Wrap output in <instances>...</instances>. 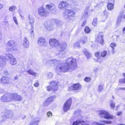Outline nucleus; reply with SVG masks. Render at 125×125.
Segmentation results:
<instances>
[{"instance_id":"nucleus-14","label":"nucleus","mask_w":125,"mask_h":125,"mask_svg":"<svg viewBox=\"0 0 125 125\" xmlns=\"http://www.w3.org/2000/svg\"><path fill=\"white\" fill-rule=\"evenodd\" d=\"M49 43L50 45L52 47H55L56 48V46L58 44L59 42L57 40L53 39H51L50 40Z\"/></svg>"},{"instance_id":"nucleus-4","label":"nucleus","mask_w":125,"mask_h":125,"mask_svg":"<svg viewBox=\"0 0 125 125\" xmlns=\"http://www.w3.org/2000/svg\"><path fill=\"white\" fill-rule=\"evenodd\" d=\"M16 44L14 41L10 40L9 41L7 44V46L8 48H6V51L7 52L10 51L12 52L13 51L16 50L15 48Z\"/></svg>"},{"instance_id":"nucleus-16","label":"nucleus","mask_w":125,"mask_h":125,"mask_svg":"<svg viewBox=\"0 0 125 125\" xmlns=\"http://www.w3.org/2000/svg\"><path fill=\"white\" fill-rule=\"evenodd\" d=\"M90 6H87L85 10L84 11L83 13V17H84L85 18V19L87 18L89 16V13L90 12Z\"/></svg>"},{"instance_id":"nucleus-39","label":"nucleus","mask_w":125,"mask_h":125,"mask_svg":"<svg viewBox=\"0 0 125 125\" xmlns=\"http://www.w3.org/2000/svg\"><path fill=\"white\" fill-rule=\"evenodd\" d=\"M84 31L86 33H88L90 32V30L88 27H86L84 29Z\"/></svg>"},{"instance_id":"nucleus-46","label":"nucleus","mask_w":125,"mask_h":125,"mask_svg":"<svg viewBox=\"0 0 125 125\" xmlns=\"http://www.w3.org/2000/svg\"><path fill=\"white\" fill-rule=\"evenodd\" d=\"M91 80V78L90 77H86L84 78V81L87 82H89Z\"/></svg>"},{"instance_id":"nucleus-57","label":"nucleus","mask_w":125,"mask_h":125,"mask_svg":"<svg viewBox=\"0 0 125 125\" xmlns=\"http://www.w3.org/2000/svg\"><path fill=\"white\" fill-rule=\"evenodd\" d=\"M118 90H125V87H119L118 88Z\"/></svg>"},{"instance_id":"nucleus-35","label":"nucleus","mask_w":125,"mask_h":125,"mask_svg":"<svg viewBox=\"0 0 125 125\" xmlns=\"http://www.w3.org/2000/svg\"><path fill=\"white\" fill-rule=\"evenodd\" d=\"M53 88L51 85L48 86L47 88V90L48 91H49L51 90H52L53 92H55L56 91L55 90H54Z\"/></svg>"},{"instance_id":"nucleus-9","label":"nucleus","mask_w":125,"mask_h":125,"mask_svg":"<svg viewBox=\"0 0 125 125\" xmlns=\"http://www.w3.org/2000/svg\"><path fill=\"white\" fill-rule=\"evenodd\" d=\"M38 13L40 15L44 17L46 16L48 14V11L42 7L39 8Z\"/></svg>"},{"instance_id":"nucleus-58","label":"nucleus","mask_w":125,"mask_h":125,"mask_svg":"<svg viewBox=\"0 0 125 125\" xmlns=\"http://www.w3.org/2000/svg\"><path fill=\"white\" fill-rule=\"evenodd\" d=\"M94 71L95 72H96L98 70V69L97 68H94Z\"/></svg>"},{"instance_id":"nucleus-25","label":"nucleus","mask_w":125,"mask_h":125,"mask_svg":"<svg viewBox=\"0 0 125 125\" xmlns=\"http://www.w3.org/2000/svg\"><path fill=\"white\" fill-rule=\"evenodd\" d=\"M59 62V61L56 59H53L47 61L46 63L47 64H53L54 65H56V64L58 63Z\"/></svg>"},{"instance_id":"nucleus-63","label":"nucleus","mask_w":125,"mask_h":125,"mask_svg":"<svg viewBox=\"0 0 125 125\" xmlns=\"http://www.w3.org/2000/svg\"><path fill=\"white\" fill-rule=\"evenodd\" d=\"M4 74L6 75L8 74V72L7 71H5L4 72Z\"/></svg>"},{"instance_id":"nucleus-47","label":"nucleus","mask_w":125,"mask_h":125,"mask_svg":"<svg viewBox=\"0 0 125 125\" xmlns=\"http://www.w3.org/2000/svg\"><path fill=\"white\" fill-rule=\"evenodd\" d=\"M119 82L121 84H123L125 83V79H120L119 80Z\"/></svg>"},{"instance_id":"nucleus-54","label":"nucleus","mask_w":125,"mask_h":125,"mask_svg":"<svg viewBox=\"0 0 125 125\" xmlns=\"http://www.w3.org/2000/svg\"><path fill=\"white\" fill-rule=\"evenodd\" d=\"M52 113L50 111H49L47 112V117H49L50 116V115H52Z\"/></svg>"},{"instance_id":"nucleus-51","label":"nucleus","mask_w":125,"mask_h":125,"mask_svg":"<svg viewBox=\"0 0 125 125\" xmlns=\"http://www.w3.org/2000/svg\"><path fill=\"white\" fill-rule=\"evenodd\" d=\"M13 19L14 21L15 22V23L17 25L18 24V22L17 21V20L16 18L15 17H14L13 18Z\"/></svg>"},{"instance_id":"nucleus-13","label":"nucleus","mask_w":125,"mask_h":125,"mask_svg":"<svg viewBox=\"0 0 125 125\" xmlns=\"http://www.w3.org/2000/svg\"><path fill=\"white\" fill-rule=\"evenodd\" d=\"M4 115L7 118H11L13 117L14 114L11 111L6 110L5 111Z\"/></svg>"},{"instance_id":"nucleus-62","label":"nucleus","mask_w":125,"mask_h":125,"mask_svg":"<svg viewBox=\"0 0 125 125\" xmlns=\"http://www.w3.org/2000/svg\"><path fill=\"white\" fill-rule=\"evenodd\" d=\"M18 78V76L17 75L15 76L14 78V80H16Z\"/></svg>"},{"instance_id":"nucleus-60","label":"nucleus","mask_w":125,"mask_h":125,"mask_svg":"<svg viewBox=\"0 0 125 125\" xmlns=\"http://www.w3.org/2000/svg\"><path fill=\"white\" fill-rule=\"evenodd\" d=\"M122 113V112H119L117 113V115L118 116H119Z\"/></svg>"},{"instance_id":"nucleus-22","label":"nucleus","mask_w":125,"mask_h":125,"mask_svg":"<svg viewBox=\"0 0 125 125\" xmlns=\"http://www.w3.org/2000/svg\"><path fill=\"white\" fill-rule=\"evenodd\" d=\"M9 94H8L7 95L5 94L3 96L1 97V100L4 102H8L10 101V97L9 96Z\"/></svg>"},{"instance_id":"nucleus-17","label":"nucleus","mask_w":125,"mask_h":125,"mask_svg":"<svg viewBox=\"0 0 125 125\" xmlns=\"http://www.w3.org/2000/svg\"><path fill=\"white\" fill-rule=\"evenodd\" d=\"M28 20L29 22L28 23L30 25L31 27H33V24L35 22V18L32 16L29 15L28 16Z\"/></svg>"},{"instance_id":"nucleus-38","label":"nucleus","mask_w":125,"mask_h":125,"mask_svg":"<svg viewBox=\"0 0 125 125\" xmlns=\"http://www.w3.org/2000/svg\"><path fill=\"white\" fill-rule=\"evenodd\" d=\"M17 8L15 6L12 5L10 6L9 9V10L11 11H12L13 10L16 9Z\"/></svg>"},{"instance_id":"nucleus-45","label":"nucleus","mask_w":125,"mask_h":125,"mask_svg":"<svg viewBox=\"0 0 125 125\" xmlns=\"http://www.w3.org/2000/svg\"><path fill=\"white\" fill-rule=\"evenodd\" d=\"M101 122L105 124H110L112 123L111 121H108L106 120H102Z\"/></svg>"},{"instance_id":"nucleus-19","label":"nucleus","mask_w":125,"mask_h":125,"mask_svg":"<svg viewBox=\"0 0 125 125\" xmlns=\"http://www.w3.org/2000/svg\"><path fill=\"white\" fill-rule=\"evenodd\" d=\"M0 81L2 83L5 84H7L9 83L10 81V79L7 77L4 76L1 78Z\"/></svg>"},{"instance_id":"nucleus-56","label":"nucleus","mask_w":125,"mask_h":125,"mask_svg":"<svg viewBox=\"0 0 125 125\" xmlns=\"http://www.w3.org/2000/svg\"><path fill=\"white\" fill-rule=\"evenodd\" d=\"M31 34H33V31H34V29L33 27L32 28V27H31Z\"/></svg>"},{"instance_id":"nucleus-52","label":"nucleus","mask_w":125,"mask_h":125,"mask_svg":"<svg viewBox=\"0 0 125 125\" xmlns=\"http://www.w3.org/2000/svg\"><path fill=\"white\" fill-rule=\"evenodd\" d=\"M115 104L114 103H112L110 104V107L112 109H113L115 107Z\"/></svg>"},{"instance_id":"nucleus-44","label":"nucleus","mask_w":125,"mask_h":125,"mask_svg":"<svg viewBox=\"0 0 125 125\" xmlns=\"http://www.w3.org/2000/svg\"><path fill=\"white\" fill-rule=\"evenodd\" d=\"M80 44H82L80 43V42H77L76 43L74 44V46L75 47H79L80 46Z\"/></svg>"},{"instance_id":"nucleus-26","label":"nucleus","mask_w":125,"mask_h":125,"mask_svg":"<svg viewBox=\"0 0 125 125\" xmlns=\"http://www.w3.org/2000/svg\"><path fill=\"white\" fill-rule=\"evenodd\" d=\"M26 72L29 74L35 77H36L37 75V73L34 72L33 70L31 69L26 70Z\"/></svg>"},{"instance_id":"nucleus-61","label":"nucleus","mask_w":125,"mask_h":125,"mask_svg":"<svg viewBox=\"0 0 125 125\" xmlns=\"http://www.w3.org/2000/svg\"><path fill=\"white\" fill-rule=\"evenodd\" d=\"M125 27L123 29V33L124 34L125 33Z\"/></svg>"},{"instance_id":"nucleus-43","label":"nucleus","mask_w":125,"mask_h":125,"mask_svg":"<svg viewBox=\"0 0 125 125\" xmlns=\"http://www.w3.org/2000/svg\"><path fill=\"white\" fill-rule=\"evenodd\" d=\"M107 51H104L101 53V56L102 57H105L106 55Z\"/></svg>"},{"instance_id":"nucleus-2","label":"nucleus","mask_w":125,"mask_h":125,"mask_svg":"<svg viewBox=\"0 0 125 125\" xmlns=\"http://www.w3.org/2000/svg\"><path fill=\"white\" fill-rule=\"evenodd\" d=\"M75 13L73 10L67 9L63 13V16L65 19L70 20L74 19L75 17Z\"/></svg>"},{"instance_id":"nucleus-24","label":"nucleus","mask_w":125,"mask_h":125,"mask_svg":"<svg viewBox=\"0 0 125 125\" xmlns=\"http://www.w3.org/2000/svg\"><path fill=\"white\" fill-rule=\"evenodd\" d=\"M82 51L86 56L87 59H89L91 57V54L86 49H83Z\"/></svg>"},{"instance_id":"nucleus-15","label":"nucleus","mask_w":125,"mask_h":125,"mask_svg":"<svg viewBox=\"0 0 125 125\" xmlns=\"http://www.w3.org/2000/svg\"><path fill=\"white\" fill-rule=\"evenodd\" d=\"M50 84L54 90H55V91H56L58 89L59 83L57 81H52L50 82Z\"/></svg>"},{"instance_id":"nucleus-10","label":"nucleus","mask_w":125,"mask_h":125,"mask_svg":"<svg viewBox=\"0 0 125 125\" xmlns=\"http://www.w3.org/2000/svg\"><path fill=\"white\" fill-rule=\"evenodd\" d=\"M81 87L82 86L79 83H76L69 87V90L70 91L71 90H79L80 89Z\"/></svg>"},{"instance_id":"nucleus-29","label":"nucleus","mask_w":125,"mask_h":125,"mask_svg":"<svg viewBox=\"0 0 125 125\" xmlns=\"http://www.w3.org/2000/svg\"><path fill=\"white\" fill-rule=\"evenodd\" d=\"M54 22L56 24L57 27H60L62 25V21L57 19L55 20Z\"/></svg>"},{"instance_id":"nucleus-18","label":"nucleus","mask_w":125,"mask_h":125,"mask_svg":"<svg viewBox=\"0 0 125 125\" xmlns=\"http://www.w3.org/2000/svg\"><path fill=\"white\" fill-rule=\"evenodd\" d=\"M123 12L120 13L117 19V23H119L120 21L125 19V14H123Z\"/></svg>"},{"instance_id":"nucleus-8","label":"nucleus","mask_w":125,"mask_h":125,"mask_svg":"<svg viewBox=\"0 0 125 125\" xmlns=\"http://www.w3.org/2000/svg\"><path fill=\"white\" fill-rule=\"evenodd\" d=\"M72 100L70 98L67 100V101L65 103L63 107V109L64 111L66 112L69 109L70 107L71 104Z\"/></svg>"},{"instance_id":"nucleus-42","label":"nucleus","mask_w":125,"mask_h":125,"mask_svg":"<svg viewBox=\"0 0 125 125\" xmlns=\"http://www.w3.org/2000/svg\"><path fill=\"white\" fill-rule=\"evenodd\" d=\"M98 87V91L99 92H100L103 91V87L102 85H99Z\"/></svg>"},{"instance_id":"nucleus-34","label":"nucleus","mask_w":125,"mask_h":125,"mask_svg":"<svg viewBox=\"0 0 125 125\" xmlns=\"http://www.w3.org/2000/svg\"><path fill=\"white\" fill-rule=\"evenodd\" d=\"M53 75V73L51 72L48 73L46 75L47 78L48 79H50L52 78Z\"/></svg>"},{"instance_id":"nucleus-50","label":"nucleus","mask_w":125,"mask_h":125,"mask_svg":"<svg viewBox=\"0 0 125 125\" xmlns=\"http://www.w3.org/2000/svg\"><path fill=\"white\" fill-rule=\"evenodd\" d=\"M99 52H97L95 53L94 54L95 56L97 57V59H99L100 58V57L99 56Z\"/></svg>"},{"instance_id":"nucleus-41","label":"nucleus","mask_w":125,"mask_h":125,"mask_svg":"<svg viewBox=\"0 0 125 125\" xmlns=\"http://www.w3.org/2000/svg\"><path fill=\"white\" fill-rule=\"evenodd\" d=\"M22 99V97L21 96L17 94V97L16 98L15 100L19 101L21 100Z\"/></svg>"},{"instance_id":"nucleus-59","label":"nucleus","mask_w":125,"mask_h":125,"mask_svg":"<svg viewBox=\"0 0 125 125\" xmlns=\"http://www.w3.org/2000/svg\"><path fill=\"white\" fill-rule=\"evenodd\" d=\"M3 7V5L0 3V10Z\"/></svg>"},{"instance_id":"nucleus-37","label":"nucleus","mask_w":125,"mask_h":125,"mask_svg":"<svg viewBox=\"0 0 125 125\" xmlns=\"http://www.w3.org/2000/svg\"><path fill=\"white\" fill-rule=\"evenodd\" d=\"M97 18H94L92 22V24L94 26L96 25L97 23Z\"/></svg>"},{"instance_id":"nucleus-21","label":"nucleus","mask_w":125,"mask_h":125,"mask_svg":"<svg viewBox=\"0 0 125 125\" xmlns=\"http://www.w3.org/2000/svg\"><path fill=\"white\" fill-rule=\"evenodd\" d=\"M22 44L24 47L25 48H27L29 47V42L26 37H25L24 38Z\"/></svg>"},{"instance_id":"nucleus-32","label":"nucleus","mask_w":125,"mask_h":125,"mask_svg":"<svg viewBox=\"0 0 125 125\" xmlns=\"http://www.w3.org/2000/svg\"><path fill=\"white\" fill-rule=\"evenodd\" d=\"M114 6L112 3L109 2L107 5V8L109 10H111L114 8Z\"/></svg>"},{"instance_id":"nucleus-30","label":"nucleus","mask_w":125,"mask_h":125,"mask_svg":"<svg viewBox=\"0 0 125 125\" xmlns=\"http://www.w3.org/2000/svg\"><path fill=\"white\" fill-rule=\"evenodd\" d=\"M45 27L48 30H52L54 29L53 25L52 23H50L49 24L45 26Z\"/></svg>"},{"instance_id":"nucleus-55","label":"nucleus","mask_w":125,"mask_h":125,"mask_svg":"<svg viewBox=\"0 0 125 125\" xmlns=\"http://www.w3.org/2000/svg\"><path fill=\"white\" fill-rule=\"evenodd\" d=\"M86 23V21H84L82 24V27H84Z\"/></svg>"},{"instance_id":"nucleus-5","label":"nucleus","mask_w":125,"mask_h":125,"mask_svg":"<svg viewBox=\"0 0 125 125\" xmlns=\"http://www.w3.org/2000/svg\"><path fill=\"white\" fill-rule=\"evenodd\" d=\"M99 114L102 117L107 119H111L113 117L112 115H110L107 111L104 110L100 111Z\"/></svg>"},{"instance_id":"nucleus-36","label":"nucleus","mask_w":125,"mask_h":125,"mask_svg":"<svg viewBox=\"0 0 125 125\" xmlns=\"http://www.w3.org/2000/svg\"><path fill=\"white\" fill-rule=\"evenodd\" d=\"M48 100L47 99H46L44 102L43 103V105L44 106H46L49 104L50 103Z\"/></svg>"},{"instance_id":"nucleus-1","label":"nucleus","mask_w":125,"mask_h":125,"mask_svg":"<svg viewBox=\"0 0 125 125\" xmlns=\"http://www.w3.org/2000/svg\"><path fill=\"white\" fill-rule=\"evenodd\" d=\"M65 63H60L56 68V71L57 73L67 72L72 69H74L76 66V59L73 57H70L66 59Z\"/></svg>"},{"instance_id":"nucleus-53","label":"nucleus","mask_w":125,"mask_h":125,"mask_svg":"<svg viewBox=\"0 0 125 125\" xmlns=\"http://www.w3.org/2000/svg\"><path fill=\"white\" fill-rule=\"evenodd\" d=\"M26 117V115H20V117L21 119H24Z\"/></svg>"},{"instance_id":"nucleus-7","label":"nucleus","mask_w":125,"mask_h":125,"mask_svg":"<svg viewBox=\"0 0 125 125\" xmlns=\"http://www.w3.org/2000/svg\"><path fill=\"white\" fill-rule=\"evenodd\" d=\"M67 47V43L64 42L60 44L59 43L56 48L58 51L62 52L64 51L66 49Z\"/></svg>"},{"instance_id":"nucleus-49","label":"nucleus","mask_w":125,"mask_h":125,"mask_svg":"<svg viewBox=\"0 0 125 125\" xmlns=\"http://www.w3.org/2000/svg\"><path fill=\"white\" fill-rule=\"evenodd\" d=\"M34 85L35 87H38L39 85V81L37 80L35 82V83L34 84Z\"/></svg>"},{"instance_id":"nucleus-11","label":"nucleus","mask_w":125,"mask_h":125,"mask_svg":"<svg viewBox=\"0 0 125 125\" xmlns=\"http://www.w3.org/2000/svg\"><path fill=\"white\" fill-rule=\"evenodd\" d=\"M69 4L66 1H63L60 2L59 5V8L61 10H65L69 5Z\"/></svg>"},{"instance_id":"nucleus-3","label":"nucleus","mask_w":125,"mask_h":125,"mask_svg":"<svg viewBox=\"0 0 125 125\" xmlns=\"http://www.w3.org/2000/svg\"><path fill=\"white\" fill-rule=\"evenodd\" d=\"M5 59L7 61L10 63L12 65H14L17 63V61L15 58L10 54L8 53L6 54L5 55Z\"/></svg>"},{"instance_id":"nucleus-12","label":"nucleus","mask_w":125,"mask_h":125,"mask_svg":"<svg viewBox=\"0 0 125 125\" xmlns=\"http://www.w3.org/2000/svg\"><path fill=\"white\" fill-rule=\"evenodd\" d=\"M95 41L103 45L104 40L103 39V35L101 33H99L95 37Z\"/></svg>"},{"instance_id":"nucleus-40","label":"nucleus","mask_w":125,"mask_h":125,"mask_svg":"<svg viewBox=\"0 0 125 125\" xmlns=\"http://www.w3.org/2000/svg\"><path fill=\"white\" fill-rule=\"evenodd\" d=\"M38 121L34 120L29 125H38Z\"/></svg>"},{"instance_id":"nucleus-6","label":"nucleus","mask_w":125,"mask_h":125,"mask_svg":"<svg viewBox=\"0 0 125 125\" xmlns=\"http://www.w3.org/2000/svg\"><path fill=\"white\" fill-rule=\"evenodd\" d=\"M38 43L39 45L41 47L46 46L48 44L46 40L42 37H40L38 38Z\"/></svg>"},{"instance_id":"nucleus-23","label":"nucleus","mask_w":125,"mask_h":125,"mask_svg":"<svg viewBox=\"0 0 125 125\" xmlns=\"http://www.w3.org/2000/svg\"><path fill=\"white\" fill-rule=\"evenodd\" d=\"M5 57L3 56H0V67L5 65L6 64V62L5 61Z\"/></svg>"},{"instance_id":"nucleus-31","label":"nucleus","mask_w":125,"mask_h":125,"mask_svg":"<svg viewBox=\"0 0 125 125\" xmlns=\"http://www.w3.org/2000/svg\"><path fill=\"white\" fill-rule=\"evenodd\" d=\"M56 98V96L54 95L51 96L47 99L48 100L49 102L50 103L52 102Z\"/></svg>"},{"instance_id":"nucleus-33","label":"nucleus","mask_w":125,"mask_h":125,"mask_svg":"<svg viewBox=\"0 0 125 125\" xmlns=\"http://www.w3.org/2000/svg\"><path fill=\"white\" fill-rule=\"evenodd\" d=\"M103 18L104 19L107 18L109 15V13L106 11L105 10H104L103 12Z\"/></svg>"},{"instance_id":"nucleus-48","label":"nucleus","mask_w":125,"mask_h":125,"mask_svg":"<svg viewBox=\"0 0 125 125\" xmlns=\"http://www.w3.org/2000/svg\"><path fill=\"white\" fill-rule=\"evenodd\" d=\"M116 44L113 42L110 45V46L112 48L113 50L114 49V48L116 46Z\"/></svg>"},{"instance_id":"nucleus-20","label":"nucleus","mask_w":125,"mask_h":125,"mask_svg":"<svg viewBox=\"0 0 125 125\" xmlns=\"http://www.w3.org/2000/svg\"><path fill=\"white\" fill-rule=\"evenodd\" d=\"M46 9L52 11L55 10V7L53 4L50 3V4L46 5Z\"/></svg>"},{"instance_id":"nucleus-28","label":"nucleus","mask_w":125,"mask_h":125,"mask_svg":"<svg viewBox=\"0 0 125 125\" xmlns=\"http://www.w3.org/2000/svg\"><path fill=\"white\" fill-rule=\"evenodd\" d=\"M9 94V96L10 97V101L13 100H15L17 96V94L16 93H14L13 94Z\"/></svg>"},{"instance_id":"nucleus-64","label":"nucleus","mask_w":125,"mask_h":125,"mask_svg":"<svg viewBox=\"0 0 125 125\" xmlns=\"http://www.w3.org/2000/svg\"><path fill=\"white\" fill-rule=\"evenodd\" d=\"M109 2L110 3L112 2V3L114 2V0H109Z\"/></svg>"},{"instance_id":"nucleus-27","label":"nucleus","mask_w":125,"mask_h":125,"mask_svg":"<svg viewBox=\"0 0 125 125\" xmlns=\"http://www.w3.org/2000/svg\"><path fill=\"white\" fill-rule=\"evenodd\" d=\"M87 39V37L85 36H82L80 38L79 42L81 44H83L85 43Z\"/></svg>"}]
</instances>
